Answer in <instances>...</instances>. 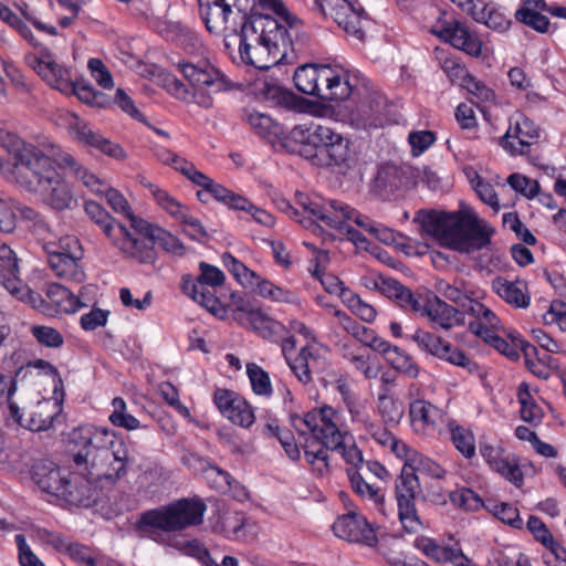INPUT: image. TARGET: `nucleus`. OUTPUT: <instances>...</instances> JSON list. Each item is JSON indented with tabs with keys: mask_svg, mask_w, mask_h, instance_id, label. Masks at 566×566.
I'll return each instance as SVG.
<instances>
[{
	"mask_svg": "<svg viewBox=\"0 0 566 566\" xmlns=\"http://www.w3.org/2000/svg\"><path fill=\"white\" fill-rule=\"evenodd\" d=\"M287 364L303 385L310 384L314 375H319L327 367L326 358L310 346H304L294 359H287Z\"/></svg>",
	"mask_w": 566,
	"mask_h": 566,
	"instance_id": "nucleus-27",
	"label": "nucleus"
},
{
	"mask_svg": "<svg viewBox=\"0 0 566 566\" xmlns=\"http://www.w3.org/2000/svg\"><path fill=\"white\" fill-rule=\"evenodd\" d=\"M178 70L193 87L192 95L196 103L205 108H210L213 105L212 94L224 88L220 72L208 62L199 64L180 62Z\"/></svg>",
	"mask_w": 566,
	"mask_h": 566,
	"instance_id": "nucleus-12",
	"label": "nucleus"
},
{
	"mask_svg": "<svg viewBox=\"0 0 566 566\" xmlns=\"http://www.w3.org/2000/svg\"><path fill=\"white\" fill-rule=\"evenodd\" d=\"M347 307L361 321L371 323L376 318L377 312L368 303H365L357 294L348 292V295H344L343 301Z\"/></svg>",
	"mask_w": 566,
	"mask_h": 566,
	"instance_id": "nucleus-59",
	"label": "nucleus"
},
{
	"mask_svg": "<svg viewBox=\"0 0 566 566\" xmlns=\"http://www.w3.org/2000/svg\"><path fill=\"white\" fill-rule=\"evenodd\" d=\"M48 263L55 275L62 280L80 284L86 274L78 261L82 256L78 240L65 238L61 241V250H49Z\"/></svg>",
	"mask_w": 566,
	"mask_h": 566,
	"instance_id": "nucleus-15",
	"label": "nucleus"
},
{
	"mask_svg": "<svg viewBox=\"0 0 566 566\" xmlns=\"http://www.w3.org/2000/svg\"><path fill=\"white\" fill-rule=\"evenodd\" d=\"M423 316L429 318L436 329L441 328L450 331L465 323V315L462 311L448 304L437 295L427 297V306Z\"/></svg>",
	"mask_w": 566,
	"mask_h": 566,
	"instance_id": "nucleus-23",
	"label": "nucleus"
},
{
	"mask_svg": "<svg viewBox=\"0 0 566 566\" xmlns=\"http://www.w3.org/2000/svg\"><path fill=\"white\" fill-rule=\"evenodd\" d=\"M32 335L34 338L41 344L46 347H60L64 343V338L62 334L50 326H33L31 328Z\"/></svg>",
	"mask_w": 566,
	"mask_h": 566,
	"instance_id": "nucleus-63",
	"label": "nucleus"
},
{
	"mask_svg": "<svg viewBox=\"0 0 566 566\" xmlns=\"http://www.w3.org/2000/svg\"><path fill=\"white\" fill-rule=\"evenodd\" d=\"M284 140L294 143L292 149L318 167L348 166L352 158L348 139L327 126L296 125Z\"/></svg>",
	"mask_w": 566,
	"mask_h": 566,
	"instance_id": "nucleus-5",
	"label": "nucleus"
},
{
	"mask_svg": "<svg viewBox=\"0 0 566 566\" xmlns=\"http://www.w3.org/2000/svg\"><path fill=\"white\" fill-rule=\"evenodd\" d=\"M2 148L7 151L2 161L6 177L29 192L57 169L56 158L65 154L52 144L40 147L11 133L2 136Z\"/></svg>",
	"mask_w": 566,
	"mask_h": 566,
	"instance_id": "nucleus-2",
	"label": "nucleus"
},
{
	"mask_svg": "<svg viewBox=\"0 0 566 566\" xmlns=\"http://www.w3.org/2000/svg\"><path fill=\"white\" fill-rule=\"evenodd\" d=\"M436 54L441 69L452 83H455L458 80L462 81L468 74L465 67L457 59L439 50H437Z\"/></svg>",
	"mask_w": 566,
	"mask_h": 566,
	"instance_id": "nucleus-60",
	"label": "nucleus"
},
{
	"mask_svg": "<svg viewBox=\"0 0 566 566\" xmlns=\"http://www.w3.org/2000/svg\"><path fill=\"white\" fill-rule=\"evenodd\" d=\"M484 4L485 8L481 4L476 10V14L472 17L473 20L495 31H506L511 25V19L494 2L484 0Z\"/></svg>",
	"mask_w": 566,
	"mask_h": 566,
	"instance_id": "nucleus-38",
	"label": "nucleus"
},
{
	"mask_svg": "<svg viewBox=\"0 0 566 566\" xmlns=\"http://www.w3.org/2000/svg\"><path fill=\"white\" fill-rule=\"evenodd\" d=\"M417 547L428 557L438 563H452L458 547L441 546L431 538H421L417 543Z\"/></svg>",
	"mask_w": 566,
	"mask_h": 566,
	"instance_id": "nucleus-45",
	"label": "nucleus"
},
{
	"mask_svg": "<svg viewBox=\"0 0 566 566\" xmlns=\"http://www.w3.org/2000/svg\"><path fill=\"white\" fill-rule=\"evenodd\" d=\"M155 243H157L165 251L177 255L184 254L185 251V245L177 237L172 235L160 227L156 230V234L151 240L153 247Z\"/></svg>",
	"mask_w": 566,
	"mask_h": 566,
	"instance_id": "nucleus-62",
	"label": "nucleus"
},
{
	"mask_svg": "<svg viewBox=\"0 0 566 566\" xmlns=\"http://www.w3.org/2000/svg\"><path fill=\"white\" fill-rule=\"evenodd\" d=\"M224 266L232 273V275L244 286H254V279H259V275L248 269L242 262L235 259L230 253L222 255Z\"/></svg>",
	"mask_w": 566,
	"mask_h": 566,
	"instance_id": "nucleus-53",
	"label": "nucleus"
},
{
	"mask_svg": "<svg viewBox=\"0 0 566 566\" xmlns=\"http://www.w3.org/2000/svg\"><path fill=\"white\" fill-rule=\"evenodd\" d=\"M334 534L348 542L375 546L378 542L376 532L370 523L356 512L340 515L333 524Z\"/></svg>",
	"mask_w": 566,
	"mask_h": 566,
	"instance_id": "nucleus-19",
	"label": "nucleus"
},
{
	"mask_svg": "<svg viewBox=\"0 0 566 566\" xmlns=\"http://www.w3.org/2000/svg\"><path fill=\"white\" fill-rule=\"evenodd\" d=\"M233 317L243 326H251L262 337H270L279 323L270 318L260 308L252 307L249 302L241 300L233 311Z\"/></svg>",
	"mask_w": 566,
	"mask_h": 566,
	"instance_id": "nucleus-31",
	"label": "nucleus"
},
{
	"mask_svg": "<svg viewBox=\"0 0 566 566\" xmlns=\"http://www.w3.org/2000/svg\"><path fill=\"white\" fill-rule=\"evenodd\" d=\"M507 184L516 192H520L528 199H533L539 193V185L536 180L530 179L517 172L509 176Z\"/></svg>",
	"mask_w": 566,
	"mask_h": 566,
	"instance_id": "nucleus-61",
	"label": "nucleus"
},
{
	"mask_svg": "<svg viewBox=\"0 0 566 566\" xmlns=\"http://www.w3.org/2000/svg\"><path fill=\"white\" fill-rule=\"evenodd\" d=\"M33 69L49 85L62 93H69L71 87L69 71L59 65L46 51L32 60Z\"/></svg>",
	"mask_w": 566,
	"mask_h": 566,
	"instance_id": "nucleus-28",
	"label": "nucleus"
},
{
	"mask_svg": "<svg viewBox=\"0 0 566 566\" xmlns=\"http://www.w3.org/2000/svg\"><path fill=\"white\" fill-rule=\"evenodd\" d=\"M70 442L77 472L66 473L57 496L69 505L91 506L97 499L96 483L114 486L134 465L125 439L107 428L80 426L71 432Z\"/></svg>",
	"mask_w": 566,
	"mask_h": 566,
	"instance_id": "nucleus-1",
	"label": "nucleus"
},
{
	"mask_svg": "<svg viewBox=\"0 0 566 566\" xmlns=\"http://www.w3.org/2000/svg\"><path fill=\"white\" fill-rule=\"evenodd\" d=\"M62 411V400L57 398H44L39 400L31 409L29 417L15 421L19 426L33 432L45 431L52 427L54 418Z\"/></svg>",
	"mask_w": 566,
	"mask_h": 566,
	"instance_id": "nucleus-25",
	"label": "nucleus"
},
{
	"mask_svg": "<svg viewBox=\"0 0 566 566\" xmlns=\"http://www.w3.org/2000/svg\"><path fill=\"white\" fill-rule=\"evenodd\" d=\"M387 361L397 371L410 378H417L419 375L420 369L418 364L408 353L401 350L399 347H397L394 354H390V358Z\"/></svg>",
	"mask_w": 566,
	"mask_h": 566,
	"instance_id": "nucleus-55",
	"label": "nucleus"
},
{
	"mask_svg": "<svg viewBox=\"0 0 566 566\" xmlns=\"http://www.w3.org/2000/svg\"><path fill=\"white\" fill-rule=\"evenodd\" d=\"M20 260L17 253L8 245L2 244V287L18 301L24 302L40 313L54 316L59 313H75L87 306L81 297L87 286L82 287L80 295H75L60 283H49L45 287V297L34 293L20 279Z\"/></svg>",
	"mask_w": 566,
	"mask_h": 566,
	"instance_id": "nucleus-3",
	"label": "nucleus"
},
{
	"mask_svg": "<svg viewBox=\"0 0 566 566\" xmlns=\"http://www.w3.org/2000/svg\"><path fill=\"white\" fill-rule=\"evenodd\" d=\"M206 191H209L217 201L222 202L230 209L239 210L251 208L250 201L247 198L214 181L211 182V186H209Z\"/></svg>",
	"mask_w": 566,
	"mask_h": 566,
	"instance_id": "nucleus-46",
	"label": "nucleus"
},
{
	"mask_svg": "<svg viewBox=\"0 0 566 566\" xmlns=\"http://www.w3.org/2000/svg\"><path fill=\"white\" fill-rule=\"evenodd\" d=\"M167 213L178 220L184 227V232L195 241L205 242L209 239V234L202 226L201 221L192 217L188 208L182 206L178 200L166 201Z\"/></svg>",
	"mask_w": 566,
	"mask_h": 566,
	"instance_id": "nucleus-34",
	"label": "nucleus"
},
{
	"mask_svg": "<svg viewBox=\"0 0 566 566\" xmlns=\"http://www.w3.org/2000/svg\"><path fill=\"white\" fill-rule=\"evenodd\" d=\"M247 375L250 379L252 390L255 395L270 397L272 384L269 373L255 363L247 364Z\"/></svg>",
	"mask_w": 566,
	"mask_h": 566,
	"instance_id": "nucleus-48",
	"label": "nucleus"
},
{
	"mask_svg": "<svg viewBox=\"0 0 566 566\" xmlns=\"http://www.w3.org/2000/svg\"><path fill=\"white\" fill-rule=\"evenodd\" d=\"M66 473L49 459L36 460L31 468L33 483L44 493L57 499Z\"/></svg>",
	"mask_w": 566,
	"mask_h": 566,
	"instance_id": "nucleus-24",
	"label": "nucleus"
},
{
	"mask_svg": "<svg viewBox=\"0 0 566 566\" xmlns=\"http://www.w3.org/2000/svg\"><path fill=\"white\" fill-rule=\"evenodd\" d=\"M409 337L421 350L439 359L465 368L470 373L479 370V365L475 361L469 358L463 352L453 347L449 342L433 333L418 328Z\"/></svg>",
	"mask_w": 566,
	"mask_h": 566,
	"instance_id": "nucleus-16",
	"label": "nucleus"
},
{
	"mask_svg": "<svg viewBox=\"0 0 566 566\" xmlns=\"http://www.w3.org/2000/svg\"><path fill=\"white\" fill-rule=\"evenodd\" d=\"M20 566H45L27 543L23 534L15 535Z\"/></svg>",
	"mask_w": 566,
	"mask_h": 566,
	"instance_id": "nucleus-64",
	"label": "nucleus"
},
{
	"mask_svg": "<svg viewBox=\"0 0 566 566\" xmlns=\"http://www.w3.org/2000/svg\"><path fill=\"white\" fill-rule=\"evenodd\" d=\"M248 38L268 41L275 44L281 42L287 44L284 36L283 25L276 18L272 17L268 8H259V0H253L249 11L243 12V19L234 34H244Z\"/></svg>",
	"mask_w": 566,
	"mask_h": 566,
	"instance_id": "nucleus-13",
	"label": "nucleus"
},
{
	"mask_svg": "<svg viewBox=\"0 0 566 566\" xmlns=\"http://www.w3.org/2000/svg\"><path fill=\"white\" fill-rule=\"evenodd\" d=\"M213 400L219 411L232 423L242 428H250L254 421L252 406L237 392L229 389H217Z\"/></svg>",
	"mask_w": 566,
	"mask_h": 566,
	"instance_id": "nucleus-20",
	"label": "nucleus"
},
{
	"mask_svg": "<svg viewBox=\"0 0 566 566\" xmlns=\"http://www.w3.org/2000/svg\"><path fill=\"white\" fill-rule=\"evenodd\" d=\"M386 98L377 93L367 94L353 111V118L364 128H378L386 123Z\"/></svg>",
	"mask_w": 566,
	"mask_h": 566,
	"instance_id": "nucleus-26",
	"label": "nucleus"
},
{
	"mask_svg": "<svg viewBox=\"0 0 566 566\" xmlns=\"http://www.w3.org/2000/svg\"><path fill=\"white\" fill-rule=\"evenodd\" d=\"M378 411L386 426H397L402 416V403L387 394L378 396Z\"/></svg>",
	"mask_w": 566,
	"mask_h": 566,
	"instance_id": "nucleus-47",
	"label": "nucleus"
},
{
	"mask_svg": "<svg viewBox=\"0 0 566 566\" xmlns=\"http://www.w3.org/2000/svg\"><path fill=\"white\" fill-rule=\"evenodd\" d=\"M259 8H268L269 12L281 18L287 28V32L292 33L302 27V20L293 14L281 0H259Z\"/></svg>",
	"mask_w": 566,
	"mask_h": 566,
	"instance_id": "nucleus-50",
	"label": "nucleus"
},
{
	"mask_svg": "<svg viewBox=\"0 0 566 566\" xmlns=\"http://www.w3.org/2000/svg\"><path fill=\"white\" fill-rule=\"evenodd\" d=\"M113 412L108 416L109 422L126 430H135L139 427V420L126 412V402L120 397H115L112 401Z\"/></svg>",
	"mask_w": 566,
	"mask_h": 566,
	"instance_id": "nucleus-49",
	"label": "nucleus"
},
{
	"mask_svg": "<svg viewBox=\"0 0 566 566\" xmlns=\"http://www.w3.org/2000/svg\"><path fill=\"white\" fill-rule=\"evenodd\" d=\"M451 440L458 451L467 459L475 454V440L472 432L461 426L450 424Z\"/></svg>",
	"mask_w": 566,
	"mask_h": 566,
	"instance_id": "nucleus-51",
	"label": "nucleus"
},
{
	"mask_svg": "<svg viewBox=\"0 0 566 566\" xmlns=\"http://www.w3.org/2000/svg\"><path fill=\"white\" fill-rule=\"evenodd\" d=\"M317 71L316 64H304L298 66L294 73L293 81L295 87L303 94L316 96L319 94L317 85Z\"/></svg>",
	"mask_w": 566,
	"mask_h": 566,
	"instance_id": "nucleus-42",
	"label": "nucleus"
},
{
	"mask_svg": "<svg viewBox=\"0 0 566 566\" xmlns=\"http://www.w3.org/2000/svg\"><path fill=\"white\" fill-rule=\"evenodd\" d=\"M328 450H331L328 447H326L323 442L319 440L313 439L311 442H306L304 444V455L306 461L315 467V469L323 474L324 472H327L329 469L328 460Z\"/></svg>",
	"mask_w": 566,
	"mask_h": 566,
	"instance_id": "nucleus-44",
	"label": "nucleus"
},
{
	"mask_svg": "<svg viewBox=\"0 0 566 566\" xmlns=\"http://www.w3.org/2000/svg\"><path fill=\"white\" fill-rule=\"evenodd\" d=\"M432 32L444 42L471 56L476 57L482 52V42L478 35L458 20L444 22L440 28L436 27Z\"/></svg>",
	"mask_w": 566,
	"mask_h": 566,
	"instance_id": "nucleus-21",
	"label": "nucleus"
},
{
	"mask_svg": "<svg viewBox=\"0 0 566 566\" xmlns=\"http://www.w3.org/2000/svg\"><path fill=\"white\" fill-rule=\"evenodd\" d=\"M409 415L416 431L426 432L434 428L440 418V410L426 400H415L410 403Z\"/></svg>",
	"mask_w": 566,
	"mask_h": 566,
	"instance_id": "nucleus-37",
	"label": "nucleus"
},
{
	"mask_svg": "<svg viewBox=\"0 0 566 566\" xmlns=\"http://www.w3.org/2000/svg\"><path fill=\"white\" fill-rule=\"evenodd\" d=\"M317 85L319 87L318 98L325 101H345L356 87L348 72L343 69H335L331 65H318Z\"/></svg>",
	"mask_w": 566,
	"mask_h": 566,
	"instance_id": "nucleus-18",
	"label": "nucleus"
},
{
	"mask_svg": "<svg viewBox=\"0 0 566 566\" xmlns=\"http://www.w3.org/2000/svg\"><path fill=\"white\" fill-rule=\"evenodd\" d=\"M436 291L448 301L465 307L472 298L473 290L464 280H455L449 283L446 280H438L436 282Z\"/></svg>",
	"mask_w": 566,
	"mask_h": 566,
	"instance_id": "nucleus-39",
	"label": "nucleus"
},
{
	"mask_svg": "<svg viewBox=\"0 0 566 566\" xmlns=\"http://www.w3.org/2000/svg\"><path fill=\"white\" fill-rule=\"evenodd\" d=\"M347 475L350 481V485L354 492L363 499H367L377 505H381L384 502V495L380 493V489L366 482L364 476L354 469H347Z\"/></svg>",
	"mask_w": 566,
	"mask_h": 566,
	"instance_id": "nucleus-43",
	"label": "nucleus"
},
{
	"mask_svg": "<svg viewBox=\"0 0 566 566\" xmlns=\"http://www.w3.org/2000/svg\"><path fill=\"white\" fill-rule=\"evenodd\" d=\"M334 316L338 319L339 325L358 342L365 343L368 336L371 335L370 328L360 325L357 321L350 317L346 312L334 308Z\"/></svg>",
	"mask_w": 566,
	"mask_h": 566,
	"instance_id": "nucleus-56",
	"label": "nucleus"
},
{
	"mask_svg": "<svg viewBox=\"0 0 566 566\" xmlns=\"http://www.w3.org/2000/svg\"><path fill=\"white\" fill-rule=\"evenodd\" d=\"M85 213L109 238L122 253L142 264H153L155 255L149 245L139 242L128 229L115 222L114 218L97 202L86 200Z\"/></svg>",
	"mask_w": 566,
	"mask_h": 566,
	"instance_id": "nucleus-8",
	"label": "nucleus"
},
{
	"mask_svg": "<svg viewBox=\"0 0 566 566\" xmlns=\"http://www.w3.org/2000/svg\"><path fill=\"white\" fill-rule=\"evenodd\" d=\"M253 0L200 1V15L210 33L224 36V46L232 48L231 38L239 28L243 12L249 11Z\"/></svg>",
	"mask_w": 566,
	"mask_h": 566,
	"instance_id": "nucleus-9",
	"label": "nucleus"
},
{
	"mask_svg": "<svg viewBox=\"0 0 566 566\" xmlns=\"http://www.w3.org/2000/svg\"><path fill=\"white\" fill-rule=\"evenodd\" d=\"M29 377H33V370H30V367H28V365L20 366L15 370L14 377L11 380V384L8 388V394H7L8 408H9L10 417L13 419V421L21 420V410H20L19 406L12 399L14 392L17 391V384L25 381Z\"/></svg>",
	"mask_w": 566,
	"mask_h": 566,
	"instance_id": "nucleus-54",
	"label": "nucleus"
},
{
	"mask_svg": "<svg viewBox=\"0 0 566 566\" xmlns=\"http://www.w3.org/2000/svg\"><path fill=\"white\" fill-rule=\"evenodd\" d=\"M31 192L39 195L45 205L56 211L71 209L75 202L71 187L57 169Z\"/></svg>",
	"mask_w": 566,
	"mask_h": 566,
	"instance_id": "nucleus-22",
	"label": "nucleus"
},
{
	"mask_svg": "<svg viewBox=\"0 0 566 566\" xmlns=\"http://www.w3.org/2000/svg\"><path fill=\"white\" fill-rule=\"evenodd\" d=\"M200 275L197 280H184V291L190 295L193 300H198L199 289L203 290L206 285L208 286H220L224 281L223 272L211 264L206 262L199 263Z\"/></svg>",
	"mask_w": 566,
	"mask_h": 566,
	"instance_id": "nucleus-36",
	"label": "nucleus"
},
{
	"mask_svg": "<svg viewBox=\"0 0 566 566\" xmlns=\"http://www.w3.org/2000/svg\"><path fill=\"white\" fill-rule=\"evenodd\" d=\"M348 8L352 10V13L345 17H338L336 19L339 27H342L346 33L353 35L357 40H363L365 36V33L361 28V13H364V10L360 9L359 11H356V9L353 7V4L347 1L343 0Z\"/></svg>",
	"mask_w": 566,
	"mask_h": 566,
	"instance_id": "nucleus-57",
	"label": "nucleus"
},
{
	"mask_svg": "<svg viewBox=\"0 0 566 566\" xmlns=\"http://www.w3.org/2000/svg\"><path fill=\"white\" fill-rule=\"evenodd\" d=\"M56 165H59V167L69 168L75 178L80 179L86 188L91 189L96 195H103L108 186L87 168L82 166L78 160L69 153L62 154L60 158H56Z\"/></svg>",
	"mask_w": 566,
	"mask_h": 566,
	"instance_id": "nucleus-35",
	"label": "nucleus"
},
{
	"mask_svg": "<svg viewBox=\"0 0 566 566\" xmlns=\"http://www.w3.org/2000/svg\"><path fill=\"white\" fill-rule=\"evenodd\" d=\"M401 170L395 165L381 166L373 182L371 191L381 199H389L402 186Z\"/></svg>",
	"mask_w": 566,
	"mask_h": 566,
	"instance_id": "nucleus-33",
	"label": "nucleus"
},
{
	"mask_svg": "<svg viewBox=\"0 0 566 566\" xmlns=\"http://www.w3.org/2000/svg\"><path fill=\"white\" fill-rule=\"evenodd\" d=\"M517 400L521 403L520 415L523 421L537 426L543 418L542 408L534 401L526 382H521L517 389Z\"/></svg>",
	"mask_w": 566,
	"mask_h": 566,
	"instance_id": "nucleus-41",
	"label": "nucleus"
},
{
	"mask_svg": "<svg viewBox=\"0 0 566 566\" xmlns=\"http://www.w3.org/2000/svg\"><path fill=\"white\" fill-rule=\"evenodd\" d=\"M416 472L437 479H441L446 473L437 462L418 452H412L405 462L396 481L395 493L399 520L409 533L418 532L422 525L415 505V499L421 493V485Z\"/></svg>",
	"mask_w": 566,
	"mask_h": 566,
	"instance_id": "nucleus-6",
	"label": "nucleus"
},
{
	"mask_svg": "<svg viewBox=\"0 0 566 566\" xmlns=\"http://www.w3.org/2000/svg\"><path fill=\"white\" fill-rule=\"evenodd\" d=\"M492 287L502 300L516 308H526L530 305L531 297L527 293V285L523 281L512 282L496 277L492 282Z\"/></svg>",
	"mask_w": 566,
	"mask_h": 566,
	"instance_id": "nucleus-32",
	"label": "nucleus"
},
{
	"mask_svg": "<svg viewBox=\"0 0 566 566\" xmlns=\"http://www.w3.org/2000/svg\"><path fill=\"white\" fill-rule=\"evenodd\" d=\"M237 40L241 61L255 69L269 70L286 59L285 43L275 42V44H272L258 38L252 40L244 33L232 35V46L237 43Z\"/></svg>",
	"mask_w": 566,
	"mask_h": 566,
	"instance_id": "nucleus-14",
	"label": "nucleus"
},
{
	"mask_svg": "<svg viewBox=\"0 0 566 566\" xmlns=\"http://www.w3.org/2000/svg\"><path fill=\"white\" fill-rule=\"evenodd\" d=\"M130 221V227L133 231L128 230L139 242H143L145 245H149L154 252L155 260L157 259V254L155 248L151 245V240L156 234V230L159 228L155 224L149 223L148 221L136 217L133 212L130 216H127Z\"/></svg>",
	"mask_w": 566,
	"mask_h": 566,
	"instance_id": "nucleus-52",
	"label": "nucleus"
},
{
	"mask_svg": "<svg viewBox=\"0 0 566 566\" xmlns=\"http://www.w3.org/2000/svg\"><path fill=\"white\" fill-rule=\"evenodd\" d=\"M451 502L459 507L476 511L484 506L482 499L471 489L462 488L449 493Z\"/></svg>",
	"mask_w": 566,
	"mask_h": 566,
	"instance_id": "nucleus-58",
	"label": "nucleus"
},
{
	"mask_svg": "<svg viewBox=\"0 0 566 566\" xmlns=\"http://www.w3.org/2000/svg\"><path fill=\"white\" fill-rule=\"evenodd\" d=\"M539 139V128L523 114L512 117L511 124L500 145L511 155H528L531 147Z\"/></svg>",
	"mask_w": 566,
	"mask_h": 566,
	"instance_id": "nucleus-17",
	"label": "nucleus"
},
{
	"mask_svg": "<svg viewBox=\"0 0 566 566\" xmlns=\"http://www.w3.org/2000/svg\"><path fill=\"white\" fill-rule=\"evenodd\" d=\"M207 510L200 500L181 499L167 505L145 511L136 522V528L158 541L164 533L182 531L202 523Z\"/></svg>",
	"mask_w": 566,
	"mask_h": 566,
	"instance_id": "nucleus-7",
	"label": "nucleus"
},
{
	"mask_svg": "<svg viewBox=\"0 0 566 566\" xmlns=\"http://www.w3.org/2000/svg\"><path fill=\"white\" fill-rule=\"evenodd\" d=\"M72 128L76 138L86 146L95 148L117 160H124L126 158V153L120 145L105 138L98 132L92 129L86 123L76 119Z\"/></svg>",
	"mask_w": 566,
	"mask_h": 566,
	"instance_id": "nucleus-30",
	"label": "nucleus"
},
{
	"mask_svg": "<svg viewBox=\"0 0 566 566\" xmlns=\"http://www.w3.org/2000/svg\"><path fill=\"white\" fill-rule=\"evenodd\" d=\"M422 227L441 245L461 253L481 250L491 241L486 227L468 207L454 212H431L424 217Z\"/></svg>",
	"mask_w": 566,
	"mask_h": 566,
	"instance_id": "nucleus-4",
	"label": "nucleus"
},
{
	"mask_svg": "<svg viewBox=\"0 0 566 566\" xmlns=\"http://www.w3.org/2000/svg\"><path fill=\"white\" fill-rule=\"evenodd\" d=\"M245 116L251 128L262 138L284 137L282 125L276 123L271 116L255 111L247 112Z\"/></svg>",
	"mask_w": 566,
	"mask_h": 566,
	"instance_id": "nucleus-40",
	"label": "nucleus"
},
{
	"mask_svg": "<svg viewBox=\"0 0 566 566\" xmlns=\"http://www.w3.org/2000/svg\"><path fill=\"white\" fill-rule=\"evenodd\" d=\"M72 128L76 138L86 146L95 148L117 160H124L126 158V153L120 145L105 138L98 132L92 129L86 123L76 119Z\"/></svg>",
	"mask_w": 566,
	"mask_h": 566,
	"instance_id": "nucleus-29",
	"label": "nucleus"
},
{
	"mask_svg": "<svg viewBox=\"0 0 566 566\" xmlns=\"http://www.w3.org/2000/svg\"><path fill=\"white\" fill-rule=\"evenodd\" d=\"M338 420V411L331 406H323L319 409L308 411L304 417L291 415V426L300 436H305L310 432L313 439L319 440L328 448L340 446Z\"/></svg>",
	"mask_w": 566,
	"mask_h": 566,
	"instance_id": "nucleus-10",
	"label": "nucleus"
},
{
	"mask_svg": "<svg viewBox=\"0 0 566 566\" xmlns=\"http://www.w3.org/2000/svg\"><path fill=\"white\" fill-rule=\"evenodd\" d=\"M296 203L302 208V217L297 221L304 227L310 228L314 224V219L322 221L329 228H342L344 220L348 218L349 206L337 200H324L318 196L310 197L306 193H296Z\"/></svg>",
	"mask_w": 566,
	"mask_h": 566,
	"instance_id": "nucleus-11",
	"label": "nucleus"
}]
</instances>
